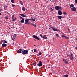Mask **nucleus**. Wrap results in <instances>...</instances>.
I'll use <instances>...</instances> for the list:
<instances>
[{
    "instance_id": "nucleus-1",
    "label": "nucleus",
    "mask_w": 77,
    "mask_h": 77,
    "mask_svg": "<svg viewBox=\"0 0 77 77\" xmlns=\"http://www.w3.org/2000/svg\"><path fill=\"white\" fill-rule=\"evenodd\" d=\"M29 20L33 21H35V19H33L32 18H31L30 19H26L25 21V24H28V23H28V22H29Z\"/></svg>"
},
{
    "instance_id": "nucleus-2",
    "label": "nucleus",
    "mask_w": 77,
    "mask_h": 77,
    "mask_svg": "<svg viewBox=\"0 0 77 77\" xmlns=\"http://www.w3.org/2000/svg\"><path fill=\"white\" fill-rule=\"evenodd\" d=\"M22 53L23 54H28V51L26 50H24L22 52Z\"/></svg>"
},
{
    "instance_id": "nucleus-3",
    "label": "nucleus",
    "mask_w": 77,
    "mask_h": 77,
    "mask_svg": "<svg viewBox=\"0 0 77 77\" xmlns=\"http://www.w3.org/2000/svg\"><path fill=\"white\" fill-rule=\"evenodd\" d=\"M51 29H52V30L54 31H55V32H59V31L58 30H57V29H56L55 28H54V27L53 26H52L51 27Z\"/></svg>"
},
{
    "instance_id": "nucleus-4",
    "label": "nucleus",
    "mask_w": 77,
    "mask_h": 77,
    "mask_svg": "<svg viewBox=\"0 0 77 77\" xmlns=\"http://www.w3.org/2000/svg\"><path fill=\"white\" fill-rule=\"evenodd\" d=\"M55 10H59L61 9V7L59 6H56L55 7Z\"/></svg>"
},
{
    "instance_id": "nucleus-5",
    "label": "nucleus",
    "mask_w": 77,
    "mask_h": 77,
    "mask_svg": "<svg viewBox=\"0 0 77 77\" xmlns=\"http://www.w3.org/2000/svg\"><path fill=\"white\" fill-rule=\"evenodd\" d=\"M19 17L20 18L22 19V20L20 21L21 23H24V18L21 16H20Z\"/></svg>"
},
{
    "instance_id": "nucleus-6",
    "label": "nucleus",
    "mask_w": 77,
    "mask_h": 77,
    "mask_svg": "<svg viewBox=\"0 0 77 77\" xmlns=\"http://www.w3.org/2000/svg\"><path fill=\"white\" fill-rule=\"evenodd\" d=\"M63 60L66 64H68V63H68V61L67 59H63Z\"/></svg>"
},
{
    "instance_id": "nucleus-7",
    "label": "nucleus",
    "mask_w": 77,
    "mask_h": 77,
    "mask_svg": "<svg viewBox=\"0 0 77 77\" xmlns=\"http://www.w3.org/2000/svg\"><path fill=\"white\" fill-rule=\"evenodd\" d=\"M33 38H35V39H37V40H40L39 38H38V36L35 35H32Z\"/></svg>"
},
{
    "instance_id": "nucleus-8",
    "label": "nucleus",
    "mask_w": 77,
    "mask_h": 77,
    "mask_svg": "<svg viewBox=\"0 0 77 77\" xmlns=\"http://www.w3.org/2000/svg\"><path fill=\"white\" fill-rule=\"evenodd\" d=\"M71 11H73V12H75V11H76V8H75V7L71 8Z\"/></svg>"
},
{
    "instance_id": "nucleus-9",
    "label": "nucleus",
    "mask_w": 77,
    "mask_h": 77,
    "mask_svg": "<svg viewBox=\"0 0 77 77\" xmlns=\"http://www.w3.org/2000/svg\"><path fill=\"white\" fill-rule=\"evenodd\" d=\"M38 66H42V61H39Z\"/></svg>"
},
{
    "instance_id": "nucleus-10",
    "label": "nucleus",
    "mask_w": 77,
    "mask_h": 77,
    "mask_svg": "<svg viewBox=\"0 0 77 77\" xmlns=\"http://www.w3.org/2000/svg\"><path fill=\"white\" fill-rule=\"evenodd\" d=\"M17 36V35L16 34H14L13 36L12 39L13 41H14L15 40V38H16V36Z\"/></svg>"
},
{
    "instance_id": "nucleus-11",
    "label": "nucleus",
    "mask_w": 77,
    "mask_h": 77,
    "mask_svg": "<svg viewBox=\"0 0 77 77\" xmlns=\"http://www.w3.org/2000/svg\"><path fill=\"white\" fill-rule=\"evenodd\" d=\"M70 59L71 60H73L74 59V57H73V54H71L70 55Z\"/></svg>"
},
{
    "instance_id": "nucleus-12",
    "label": "nucleus",
    "mask_w": 77,
    "mask_h": 77,
    "mask_svg": "<svg viewBox=\"0 0 77 77\" xmlns=\"http://www.w3.org/2000/svg\"><path fill=\"white\" fill-rule=\"evenodd\" d=\"M58 14L59 15H62V11L60 10H59L58 11Z\"/></svg>"
},
{
    "instance_id": "nucleus-13",
    "label": "nucleus",
    "mask_w": 77,
    "mask_h": 77,
    "mask_svg": "<svg viewBox=\"0 0 77 77\" xmlns=\"http://www.w3.org/2000/svg\"><path fill=\"white\" fill-rule=\"evenodd\" d=\"M2 47H6L7 46V44L5 43H3L2 45Z\"/></svg>"
},
{
    "instance_id": "nucleus-14",
    "label": "nucleus",
    "mask_w": 77,
    "mask_h": 77,
    "mask_svg": "<svg viewBox=\"0 0 77 77\" xmlns=\"http://www.w3.org/2000/svg\"><path fill=\"white\" fill-rule=\"evenodd\" d=\"M20 15H21V16H22V17H26V15L24 14H20Z\"/></svg>"
},
{
    "instance_id": "nucleus-15",
    "label": "nucleus",
    "mask_w": 77,
    "mask_h": 77,
    "mask_svg": "<svg viewBox=\"0 0 77 77\" xmlns=\"http://www.w3.org/2000/svg\"><path fill=\"white\" fill-rule=\"evenodd\" d=\"M57 17H58V19H62V16H57Z\"/></svg>"
},
{
    "instance_id": "nucleus-16",
    "label": "nucleus",
    "mask_w": 77,
    "mask_h": 77,
    "mask_svg": "<svg viewBox=\"0 0 77 77\" xmlns=\"http://www.w3.org/2000/svg\"><path fill=\"white\" fill-rule=\"evenodd\" d=\"M74 5H73V4H72L70 5V8H71L72 7H74Z\"/></svg>"
},
{
    "instance_id": "nucleus-17",
    "label": "nucleus",
    "mask_w": 77,
    "mask_h": 77,
    "mask_svg": "<svg viewBox=\"0 0 77 77\" xmlns=\"http://www.w3.org/2000/svg\"><path fill=\"white\" fill-rule=\"evenodd\" d=\"M22 9L23 11H26V9H25V8H24L23 7H22Z\"/></svg>"
},
{
    "instance_id": "nucleus-18",
    "label": "nucleus",
    "mask_w": 77,
    "mask_h": 77,
    "mask_svg": "<svg viewBox=\"0 0 77 77\" xmlns=\"http://www.w3.org/2000/svg\"><path fill=\"white\" fill-rule=\"evenodd\" d=\"M42 38H43V39H47V37L45 36L42 37Z\"/></svg>"
},
{
    "instance_id": "nucleus-19",
    "label": "nucleus",
    "mask_w": 77,
    "mask_h": 77,
    "mask_svg": "<svg viewBox=\"0 0 77 77\" xmlns=\"http://www.w3.org/2000/svg\"><path fill=\"white\" fill-rule=\"evenodd\" d=\"M20 5H22V6L23 5V2H22V1H20Z\"/></svg>"
},
{
    "instance_id": "nucleus-20",
    "label": "nucleus",
    "mask_w": 77,
    "mask_h": 77,
    "mask_svg": "<svg viewBox=\"0 0 77 77\" xmlns=\"http://www.w3.org/2000/svg\"><path fill=\"white\" fill-rule=\"evenodd\" d=\"M32 26H34V27H36V24H34L33 23H32Z\"/></svg>"
},
{
    "instance_id": "nucleus-21",
    "label": "nucleus",
    "mask_w": 77,
    "mask_h": 77,
    "mask_svg": "<svg viewBox=\"0 0 77 77\" xmlns=\"http://www.w3.org/2000/svg\"><path fill=\"white\" fill-rule=\"evenodd\" d=\"M33 65H34V66H36V63H33Z\"/></svg>"
},
{
    "instance_id": "nucleus-22",
    "label": "nucleus",
    "mask_w": 77,
    "mask_h": 77,
    "mask_svg": "<svg viewBox=\"0 0 77 77\" xmlns=\"http://www.w3.org/2000/svg\"><path fill=\"white\" fill-rule=\"evenodd\" d=\"M13 20V21H15V20H16L17 19V18L16 17L15 18H14H14H13V19H12Z\"/></svg>"
},
{
    "instance_id": "nucleus-23",
    "label": "nucleus",
    "mask_w": 77,
    "mask_h": 77,
    "mask_svg": "<svg viewBox=\"0 0 77 77\" xmlns=\"http://www.w3.org/2000/svg\"><path fill=\"white\" fill-rule=\"evenodd\" d=\"M63 13L64 15H66L67 14L66 12H63Z\"/></svg>"
},
{
    "instance_id": "nucleus-24",
    "label": "nucleus",
    "mask_w": 77,
    "mask_h": 77,
    "mask_svg": "<svg viewBox=\"0 0 77 77\" xmlns=\"http://www.w3.org/2000/svg\"><path fill=\"white\" fill-rule=\"evenodd\" d=\"M11 2L12 3H14V1H15V0H11Z\"/></svg>"
},
{
    "instance_id": "nucleus-25",
    "label": "nucleus",
    "mask_w": 77,
    "mask_h": 77,
    "mask_svg": "<svg viewBox=\"0 0 77 77\" xmlns=\"http://www.w3.org/2000/svg\"><path fill=\"white\" fill-rule=\"evenodd\" d=\"M17 53H21V52L20 51L18 50L17 51Z\"/></svg>"
},
{
    "instance_id": "nucleus-26",
    "label": "nucleus",
    "mask_w": 77,
    "mask_h": 77,
    "mask_svg": "<svg viewBox=\"0 0 77 77\" xmlns=\"http://www.w3.org/2000/svg\"><path fill=\"white\" fill-rule=\"evenodd\" d=\"M64 77H68V75H64Z\"/></svg>"
},
{
    "instance_id": "nucleus-27",
    "label": "nucleus",
    "mask_w": 77,
    "mask_h": 77,
    "mask_svg": "<svg viewBox=\"0 0 77 77\" xmlns=\"http://www.w3.org/2000/svg\"><path fill=\"white\" fill-rule=\"evenodd\" d=\"M65 38H66V39H69V38L68 37H66H66H65Z\"/></svg>"
},
{
    "instance_id": "nucleus-28",
    "label": "nucleus",
    "mask_w": 77,
    "mask_h": 77,
    "mask_svg": "<svg viewBox=\"0 0 77 77\" xmlns=\"http://www.w3.org/2000/svg\"><path fill=\"white\" fill-rule=\"evenodd\" d=\"M19 51L21 52V51H23V49H19Z\"/></svg>"
},
{
    "instance_id": "nucleus-29",
    "label": "nucleus",
    "mask_w": 77,
    "mask_h": 77,
    "mask_svg": "<svg viewBox=\"0 0 77 77\" xmlns=\"http://www.w3.org/2000/svg\"><path fill=\"white\" fill-rule=\"evenodd\" d=\"M75 2L76 3V4H77V0H75Z\"/></svg>"
},
{
    "instance_id": "nucleus-30",
    "label": "nucleus",
    "mask_w": 77,
    "mask_h": 77,
    "mask_svg": "<svg viewBox=\"0 0 77 77\" xmlns=\"http://www.w3.org/2000/svg\"><path fill=\"white\" fill-rule=\"evenodd\" d=\"M8 42L7 41H5V40H4V43H7Z\"/></svg>"
},
{
    "instance_id": "nucleus-31",
    "label": "nucleus",
    "mask_w": 77,
    "mask_h": 77,
    "mask_svg": "<svg viewBox=\"0 0 77 77\" xmlns=\"http://www.w3.org/2000/svg\"><path fill=\"white\" fill-rule=\"evenodd\" d=\"M38 54H39V55H41V54H42V53L41 52H40Z\"/></svg>"
},
{
    "instance_id": "nucleus-32",
    "label": "nucleus",
    "mask_w": 77,
    "mask_h": 77,
    "mask_svg": "<svg viewBox=\"0 0 77 77\" xmlns=\"http://www.w3.org/2000/svg\"><path fill=\"white\" fill-rule=\"evenodd\" d=\"M56 36L57 37H58L59 36V35H58V34H56Z\"/></svg>"
},
{
    "instance_id": "nucleus-33",
    "label": "nucleus",
    "mask_w": 77,
    "mask_h": 77,
    "mask_svg": "<svg viewBox=\"0 0 77 77\" xmlns=\"http://www.w3.org/2000/svg\"><path fill=\"white\" fill-rule=\"evenodd\" d=\"M34 52H36V49H35L34 50Z\"/></svg>"
},
{
    "instance_id": "nucleus-34",
    "label": "nucleus",
    "mask_w": 77,
    "mask_h": 77,
    "mask_svg": "<svg viewBox=\"0 0 77 77\" xmlns=\"http://www.w3.org/2000/svg\"><path fill=\"white\" fill-rule=\"evenodd\" d=\"M8 17L7 16L5 17V19H8Z\"/></svg>"
},
{
    "instance_id": "nucleus-35",
    "label": "nucleus",
    "mask_w": 77,
    "mask_h": 77,
    "mask_svg": "<svg viewBox=\"0 0 77 77\" xmlns=\"http://www.w3.org/2000/svg\"><path fill=\"white\" fill-rule=\"evenodd\" d=\"M12 19L14 18V15H13L12 16Z\"/></svg>"
},
{
    "instance_id": "nucleus-36",
    "label": "nucleus",
    "mask_w": 77,
    "mask_h": 77,
    "mask_svg": "<svg viewBox=\"0 0 77 77\" xmlns=\"http://www.w3.org/2000/svg\"><path fill=\"white\" fill-rule=\"evenodd\" d=\"M12 7H15V5L12 4Z\"/></svg>"
},
{
    "instance_id": "nucleus-37",
    "label": "nucleus",
    "mask_w": 77,
    "mask_h": 77,
    "mask_svg": "<svg viewBox=\"0 0 77 77\" xmlns=\"http://www.w3.org/2000/svg\"><path fill=\"white\" fill-rule=\"evenodd\" d=\"M5 41V40H1V42H4H4Z\"/></svg>"
},
{
    "instance_id": "nucleus-38",
    "label": "nucleus",
    "mask_w": 77,
    "mask_h": 77,
    "mask_svg": "<svg viewBox=\"0 0 77 77\" xmlns=\"http://www.w3.org/2000/svg\"><path fill=\"white\" fill-rule=\"evenodd\" d=\"M40 36H41V37H42V34H40Z\"/></svg>"
},
{
    "instance_id": "nucleus-39",
    "label": "nucleus",
    "mask_w": 77,
    "mask_h": 77,
    "mask_svg": "<svg viewBox=\"0 0 77 77\" xmlns=\"http://www.w3.org/2000/svg\"><path fill=\"white\" fill-rule=\"evenodd\" d=\"M66 36L63 35H62V37H64V38H65Z\"/></svg>"
},
{
    "instance_id": "nucleus-40",
    "label": "nucleus",
    "mask_w": 77,
    "mask_h": 77,
    "mask_svg": "<svg viewBox=\"0 0 77 77\" xmlns=\"http://www.w3.org/2000/svg\"><path fill=\"white\" fill-rule=\"evenodd\" d=\"M51 11H53V9L51 8Z\"/></svg>"
},
{
    "instance_id": "nucleus-41",
    "label": "nucleus",
    "mask_w": 77,
    "mask_h": 77,
    "mask_svg": "<svg viewBox=\"0 0 77 77\" xmlns=\"http://www.w3.org/2000/svg\"><path fill=\"white\" fill-rule=\"evenodd\" d=\"M75 49H76V50H77V47H75Z\"/></svg>"
},
{
    "instance_id": "nucleus-42",
    "label": "nucleus",
    "mask_w": 77,
    "mask_h": 77,
    "mask_svg": "<svg viewBox=\"0 0 77 77\" xmlns=\"http://www.w3.org/2000/svg\"><path fill=\"white\" fill-rule=\"evenodd\" d=\"M54 39L53 38V41H54Z\"/></svg>"
},
{
    "instance_id": "nucleus-43",
    "label": "nucleus",
    "mask_w": 77,
    "mask_h": 77,
    "mask_svg": "<svg viewBox=\"0 0 77 77\" xmlns=\"http://www.w3.org/2000/svg\"><path fill=\"white\" fill-rule=\"evenodd\" d=\"M68 30L69 32V29H68Z\"/></svg>"
},
{
    "instance_id": "nucleus-44",
    "label": "nucleus",
    "mask_w": 77,
    "mask_h": 77,
    "mask_svg": "<svg viewBox=\"0 0 77 77\" xmlns=\"http://www.w3.org/2000/svg\"><path fill=\"white\" fill-rule=\"evenodd\" d=\"M35 18V19H36V18L35 17V18Z\"/></svg>"
},
{
    "instance_id": "nucleus-45",
    "label": "nucleus",
    "mask_w": 77,
    "mask_h": 77,
    "mask_svg": "<svg viewBox=\"0 0 77 77\" xmlns=\"http://www.w3.org/2000/svg\"><path fill=\"white\" fill-rule=\"evenodd\" d=\"M0 15H2V13H0Z\"/></svg>"
},
{
    "instance_id": "nucleus-46",
    "label": "nucleus",
    "mask_w": 77,
    "mask_h": 77,
    "mask_svg": "<svg viewBox=\"0 0 77 77\" xmlns=\"http://www.w3.org/2000/svg\"><path fill=\"white\" fill-rule=\"evenodd\" d=\"M46 36V35H45L44 36Z\"/></svg>"
},
{
    "instance_id": "nucleus-47",
    "label": "nucleus",
    "mask_w": 77,
    "mask_h": 77,
    "mask_svg": "<svg viewBox=\"0 0 77 77\" xmlns=\"http://www.w3.org/2000/svg\"><path fill=\"white\" fill-rule=\"evenodd\" d=\"M1 11H2V10H0V11L1 12Z\"/></svg>"
},
{
    "instance_id": "nucleus-48",
    "label": "nucleus",
    "mask_w": 77,
    "mask_h": 77,
    "mask_svg": "<svg viewBox=\"0 0 77 77\" xmlns=\"http://www.w3.org/2000/svg\"><path fill=\"white\" fill-rule=\"evenodd\" d=\"M6 8V7L5 6L4 8Z\"/></svg>"
},
{
    "instance_id": "nucleus-49",
    "label": "nucleus",
    "mask_w": 77,
    "mask_h": 77,
    "mask_svg": "<svg viewBox=\"0 0 77 77\" xmlns=\"http://www.w3.org/2000/svg\"><path fill=\"white\" fill-rule=\"evenodd\" d=\"M34 46H36V45H34Z\"/></svg>"
},
{
    "instance_id": "nucleus-50",
    "label": "nucleus",
    "mask_w": 77,
    "mask_h": 77,
    "mask_svg": "<svg viewBox=\"0 0 77 77\" xmlns=\"http://www.w3.org/2000/svg\"><path fill=\"white\" fill-rule=\"evenodd\" d=\"M50 1H51V0H50Z\"/></svg>"
},
{
    "instance_id": "nucleus-51",
    "label": "nucleus",
    "mask_w": 77,
    "mask_h": 77,
    "mask_svg": "<svg viewBox=\"0 0 77 77\" xmlns=\"http://www.w3.org/2000/svg\"><path fill=\"white\" fill-rule=\"evenodd\" d=\"M1 10H2V11H3V9H2Z\"/></svg>"
},
{
    "instance_id": "nucleus-52",
    "label": "nucleus",
    "mask_w": 77,
    "mask_h": 77,
    "mask_svg": "<svg viewBox=\"0 0 77 77\" xmlns=\"http://www.w3.org/2000/svg\"><path fill=\"white\" fill-rule=\"evenodd\" d=\"M4 8V9L5 10V8Z\"/></svg>"
},
{
    "instance_id": "nucleus-53",
    "label": "nucleus",
    "mask_w": 77,
    "mask_h": 77,
    "mask_svg": "<svg viewBox=\"0 0 77 77\" xmlns=\"http://www.w3.org/2000/svg\"><path fill=\"white\" fill-rule=\"evenodd\" d=\"M34 41H36V40H35V39H34Z\"/></svg>"
}]
</instances>
